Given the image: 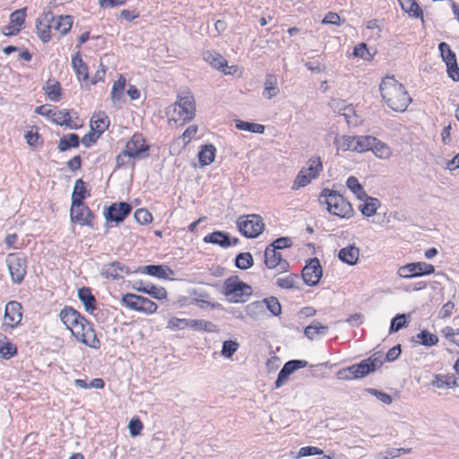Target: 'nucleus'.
<instances>
[{
    "label": "nucleus",
    "mask_w": 459,
    "mask_h": 459,
    "mask_svg": "<svg viewBox=\"0 0 459 459\" xmlns=\"http://www.w3.org/2000/svg\"><path fill=\"white\" fill-rule=\"evenodd\" d=\"M327 333L328 327L316 320H314L304 330L305 335L310 340H315L317 337L325 336Z\"/></svg>",
    "instance_id": "29"
},
{
    "label": "nucleus",
    "mask_w": 459,
    "mask_h": 459,
    "mask_svg": "<svg viewBox=\"0 0 459 459\" xmlns=\"http://www.w3.org/2000/svg\"><path fill=\"white\" fill-rule=\"evenodd\" d=\"M216 148L212 144H206L202 147L198 153L199 162L202 166L211 164L215 158Z\"/></svg>",
    "instance_id": "40"
},
{
    "label": "nucleus",
    "mask_w": 459,
    "mask_h": 459,
    "mask_svg": "<svg viewBox=\"0 0 459 459\" xmlns=\"http://www.w3.org/2000/svg\"><path fill=\"white\" fill-rule=\"evenodd\" d=\"M214 325L212 322L203 319H189L188 328L198 331L212 332Z\"/></svg>",
    "instance_id": "54"
},
{
    "label": "nucleus",
    "mask_w": 459,
    "mask_h": 459,
    "mask_svg": "<svg viewBox=\"0 0 459 459\" xmlns=\"http://www.w3.org/2000/svg\"><path fill=\"white\" fill-rule=\"evenodd\" d=\"M347 105L348 104L344 100H342L339 98L332 99L329 101V106H330L331 109L334 113H338L339 115H342V113L344 111V108H346Z\"/></svg>",
    "instance_id": "64"
},
{
    "label": "nucleus",
    "mask_w": 459,
    "mask_h": 459,
    "mask_svg": "<svg viewBox=\"0 0 459 459\" xmlns=\"http://www.w3.org/2000/svg\"><path fill=\"white\" fill-rule=\"evenodd\" d=\"M390 155V147L375 137V156L379 159H387Z\"/></svg>",
    "instance_id": "56"
},
{
    "label": "nucleus",
    "mask_w": 459,
    "mask_h": 459,
    "mask_svg": "<svg viewBox=\"0 0 459 459\" xmlns=\"http://www.w3.org/2000/svg\"><path fill=\"white\" fill-rule=\"evenodd\" d=\"M167 271L172 273V271L168 266L163 265L152 264L143 268V273L159 279H166Z\"/></svg>",
    "instance_id": "49"
},
{
    "label": "nucleus",
    "mask_w": 459,
    "mask_h": 459,
    "mask_svg": "<svg viewBox=\"0 0 459 459\" xmlns=\"http://www.w3.org/2000/svg\"><path fill=\"white\" fill-rule=\"evenodd\" d=\"M354 143H356L354 136L342 135V137L334 138V144L338 151H354Z\"/></svg>",
    "instance_id": "48"
},
{
    "label": "nucleus",
    "mask_w": 459,
    "mask_h": 459,
    "mask_svg": "<svg viewBox=\"0 0 459 459\" xmlns=\"http://www.w3.org/2000/svg\"><path fill=\"white\" fill-rule=\"evenodd\" d=\"M109 126V119L104 113L93 116L91 120V129L100 135L108 129Z\"/></svg>",
    "instance_id": "34"
},
{
    "label": "nucleus",
    "mask_w": 459,
    "mask_h": 459,
    "mask_svg": "<svg viewBox=\"0 0 459 459\" xmlns=\"http://www.w3.org/2000/svg\"><path fill=\"white\" fill-rule=\"evenodd\" d=\"M123 273L129 274L130 270L127 266L117 261L104 264L100 273L101 276L112 280L122 278Z\"/></svg>",
    "instance_id": "19"
},
{
    "label": "nucleus",
    "mask_w": 459,
    "mask_h": 459,
    "mask_svg": "<svg viewBox=\"0 0 459 459\" xmlns=\"http://www.w3.org/2000/svg\"><path fill=\"white\" fill-rule=\"evenodd\" d=\"M379 91L387 107L395 112H404L412 100L405 87L394 76H386L382 80Z\"/></svg>",
    "instance_id": "1"
},
{
    "label": "nucleus",
    "mask_w": 459,
    "mask_h": 459,
    "mask_svg": "<svg viewBox=\"0 0 459 459\" xmlns=\"http://www.w3.org/2000/svg\"><path fill=\"white\" fill-rule=\"evenodd\" d=\"M252 288L241 281L238 276H231L223 283V294L231 303H244L252 295Z\"/></svg>",
    "instance_id": "3"
},
{
    "label": "nucleus",
    "mask_w": 459,
    "mask_h": 459,
    "mask_svg": "<svg viewBox=\"0 0 459 459\" xmlns=\"http://www.w3.org/2000/svg\"><path fill=\"white\" fill-rule=\"evenodd\" d=\"M204 243L217 245L222 248L230 247V234L221 230H215L204 238Z\"/></svg>",
    "instance_id": "24"
},
{
    "label": "nucleus",
    "mask_w": 459,
    "mask_h": 459,
    "mask_svg": "<svg viewBox=\"0 0 459 459\" xmlns=\"http://www.w3.org/2000/svg\"><path fill=\"white\" fill-rule=\"evenodd\" d=\"M70 112L71 111L68 109L58 110L55 108L51 121L59 126H65L69 128H76V126L73 125L72 123Z\"/></svg>",
    "instance_id": "35"
},
{
    "label": "nucleus",
    "mask_w": 459,
    "mask_h": 459,
    "mask_svg": "<svg viewBox=\"0 0 459 459\" xmlns=\"http://www.w3.org/2000/svg\"><path fill=\"white\" fill-rule=\"evenodd\" d=\"M438 341L439 339L436 334L430 333L426 329L421 330L420 333L412 336L411 339V342H415L425 347H432L434 345H437Z\"/></svg>",
    "instance_id": "25"
},
{
    "label": "nucleus",
    "mask_w": 459,
    "mask_h": 459,
    "mask_svg": "<svg viewBox=\"0 0 459 459\" xmlns=\"http://www.w3.org/2000/svg\"><path fill=\"white\" fill-rule=\"evenodd\" d=\"M373 371V356L361 360L359 363L340 369L336 376L341 380H352L364 377Z\"/></svg>",
    "instance_id": "8"
},
{
    "label": "nucleus",
    "mask_w": 459,
    "mask_h": 459,
    "mask_svg": "<svg viewBox=\"0 0 459 459\" xmlns=\"http://www.w3.org/2000/svg\"><path fill=\"white\" fill-rule=\"evenodd\" d=\"M204 59L217 70H223L225 67H227L226 59L217 52H204Z\"/></svg>",
    "instance_id": "36"
},
{
    "label": "nucleus",
    "mask_w": 459,
    "mask_h": 459,
    "mask_svg": "<svg viewBox=\"0 0 459 459\" xmlns=\"http://www.w3.org/2000/svg\"><path fill=\"white\" fill-rule=\"evenodd\" d=\"M139 287L136 290L140 292L145 293L152 297L153 299L161 300L167 298V290L163 287H158L152 283H146L140 281Z\"/></svg>",
    "instance_id": "23"
},
{
    "label": "nucleus",
    "mask_w": 459,
    "mask_h": 459,
    "mask_svg": "<svg viewBox=\"0 0 459 459\" xmlns=\"http://www.w3.org/2000/svg\"><path fill=\"white\" fill-rule=\"evenodd\" d=\"M236 223L238 231L247 238H257L264 230V220L258 214L241 215Z\"/></svg>",
    "instance_id": "5"
},
{
    "label": "nucleus",
    "mask_w": 459,
    "mask_h": 459,
    "mask_svg": "<svg viewBox=\"0 0 459 459\" xmlns=\"http://www.w3.org/2000/svg\"><path fill=\"white\" fill-rule=\"evenodd\" d=\"M73 336L84 345L100 349V342L97 337L93 325L83 316L71 331Z\"/></svg>",
    "instance_id": "6"
},
{
    "label": "nucleus",
    "mask_w": 459,
    "mask_h": 459,
    "mask_svg": "<svg viewBox=\"0 0 459 459\" xmlns=\"http://www.w3.org/2000/svg\"><path fill=\"white\" fill-rule=\"evenodd\" d=\"M0 336L3 337V343L0 346V354L4 359H10L17 353L16 346L10 342L6 336L0 333Z\"/></svg>",
    "instance_id": "52"
},
{
    "label": "nucleus",
    "mask_w": 459,
    "mask_h": 459,
    "mask_svg": "<svg viewBox=\"0 0 459 459\" xmlns=\"http://www.w3.org/2000/svg\"><path fill=\"white\" fill-rule=\"evenodd\" d=\"M44 91L49 100L54 102L59 101L62 89L58 82L54 80H48L47 82L46 86L44 87Z\"/></svg>",
    "instance_id": "37"
},
{
    "label": "nucleus",
    "mask_w": 459,
    "mask_h": 459,
    "mask_svg": "<svg viewBox=\"0 0 459 459\" xmlns=\"http://www.w3.org/2000/svg\"><path fill=\"white\" fill-rule=\"evenodd\" d=\"M195 101L194 96L187 92L178 96L173 105V119L183 123L191 121L195 116Z\"/></svg>",
    "instance_id": "4"
},
{
    "label": "nucleus",
    "mask_w": 459,
    "mask_h": 459,
    "mask_svg": "<svg viewBox=\"0 0 459 459\" xmlns=\"http://www.w3.org/2000/svg\"><path fill=\"white\" fill-rule=\"evenodd\" d=\"M307 365V362L301 359H292L286 362L278 374V377L274 383L275 388L278 389L282 386L293 372L305 368Z\"/></svg>",
    "instance_id": "17"
},
{
    "label": "nucleus",
    "mask_w": 459,
    "mask_h": 459,
    "mask_svg": "<svg viewBox=\"0 0 459 459\" xmlns=\"http://www.w3.org/2000/svg\"><path fill=\"white\" fill-rule=\"evenodd\" d=\"M89 195L87 194L85 182L79 178L75 181L74 191L72 194V203L76 204L78 203L83 202V200Z\"/></svg>",
    "instance_id": "42"
},
{
    "label": "nucleus",
    "mask_w": 459,
    "mask_h": 459,
    "mask_svg": "<svg viewBox=\"0 0 459 459\" xmlns=\"http://www.w3.org/2000/svg\"><path fill=\"white\" fill-rule=\"evenodd\" d=\"M438 49L440 51L441 57L446 63V66L451 65L456 62V55L446 42H440L438 44Z\"/></svg>",
    "instance_id": "44"
},
{
    "label": "nucleus",
    "mask_w": 459,
    "mask_h": 459,
    "mask_svg": "<svg viewBox=\"0 0 459 459\" xmlns=\"http://www.w3.org/2000/svg\"><path fill=\"white\" fill-rule=\"evenodd\" d=\"M122 303L126 307L148 315L154 314L158 309V305L151 299L133 293H126L122 297Z\"/></svg>",
    "instance_id": "9"
},
{
    "label": "nucleus",
    "mask_w": 459,
    "mask_h": 459,
    "mask_svg": "<svg viewBox=\"0 0 459 459\" xmlns=\"http://www.w3.org/2000/svg\"><path fill=\"white\" fill-rule=\"evenodd\" d=\"M132 206L126 202L113 203L105 212L107 221L120 223L130 214Z\"/></svg>",
    "instance_id": "15"
},
{
    "label": "nucleus",
    "mask_w": 459,
    "mask_h": 459,
    "mask_svg": "<svg viewBox=\"0 0 459 459\" xmlns=\"http://www.w3.org/2000/svg\"><path fill=\"white\" fill-rule=\"evenodd\" d=\"M236 128L241 131H247L255 134H263L264 132V126L263 125L242 120L236 121Z\"/></svg>",
    "instance_id": "50"
},
{
    "label": "nucleus",
    "mask_w": 459,
    "mask_h": 459,
    "mask_svg": "<svg viewBox=\"0 0 459 459\" xmlns=\"http://www.w3.org/2000/svg\"><path fill=\"white\" fill-rule=\"evenodd\" d=\"M341 116H343L349 126H356L359 124V118L356 115L354 107L348 104Z\"/></svg>",
    "instance_id": "53"
},
{
    "label": "nucleus",
    "mask_w": 459,
    "mask_h": 459,
    "mask_svg": "<svg viewBox=\"0 0 459 459\" xmlns=\"http://www.w3.org/2000/svg\"><path fill=\"white\" fill-rule=\"evenodd\" d=\"M280 90L277 86V78L274 74H267L264 82V88L263 91V96L271 100L272 98L278 95Z\"/></svg>",
    "instance_id": "31"
},
{
    "label": "nucleus",
    "mask_w": 459,
    "mask_h": 459,
    "mask_svg": "<svg viewBox=\"0 0 459 459\" xmlns=\"http://www.w3.org/2000/svg\"><path fill=\"white\" fill-rule=\"evenodd\" d=\"M300 279L298 274L290 273L286 277L278 278L276 280V285L281 289L285 290H299L300 289Z\"/></svg>",
    "instance_id": "32"
},
{
    "label": "nucleus",
    "mask_w": 459,
    "mask_h": 459,
    "mask_svg": "<svg viewBox=\"0 0 459 459\" xmlns=\"http://www.w3.org/2000/svg\"><path fill=\"white\" fill-rule=\"evenodd\" d=\"M238 347L239 344L236 341H224L221 348V355L224 358L230 359L238 351Z\"/></svg>",
    "instance_id": "58"
},
{
    "label": "nucleus",
    "mask_w": 459,
    "mask_h": 459,
    "mask_svg": "<svg viewBox=\"0 0 459 459\" xmlns=\"http://www.w3.org/2000/svg\"><path fill=\"white\" fill-rule=\"evenodd\" d=\"M53 22V13L51 11L45 12L37 19L36 29L39 38L43 42H48L51 39V30Z\"/></svg>",
    "instance_id": "18"
},
{
    "label": "nucleus",
    "mask_w": 459,
    "mask_h": 459,
    "mask_svg": "<svg viewBox=\"0 0 459 459\" xmlns=\"http://www.w3.org/2000/svg\"><path fill=\"white\" fill-rule=\"evenodd\" d=\"M126 78L120 75L117 81L114 82L111 90V100L114 106L121 107L125 102L124 91L126 88Z\"/></svg>",
    "instance_id": "21"
},
{
    "label": "nucleus",
    "mask_w": 459,
    "mask_h": 459,
    "mask_svg": "<svg viewBox=\"0 0 459 459\" xmlns=\"http://www.w3.org/2000/svg\"><path fill=\"white\" fill-rule=\"evenodd\" d=\"M315 178H314L310 173H308L307 170L305 169V168H302L298 173L292 184L291 189L298 190L301 187H304L307 186L312 181V179Z\"/></svg>",
    "instance_id": "43"
},
{
    "label": "nucleus",
    "mask_w": 459,
    "mask_h": 459,
    "mask_svg": "<svg viewBox=\"0 0 459 459\" xmlns=\"http://www.w3.org/2000/svg\"><path fill=\"white\" fill-rule=\"evenodd\" d=\"M346 186L361 201H373L372 197L367 195L363 186L359 182L358 178L351 176L346 180Z\"/></svg>",
    "instance_id": "28"
},
{
    "label": "nucleus",
    "mask_w": 459,
    "mask_h": 459,
    "mask_svg": "<svg viewBox=\"0 0 459 459\" xmlns=\"http://www.w3.org/2000/svg\"><path fill=\"white\" fill-rule=\"evenodd\" d=\"M356 139V143H354V151L358 152H363L366 151H370L372 149L373 144V137L370 135H359L354 136Z\"/></svg>",
    "instance_id": "46"
},
{
    "label": "nucleus",
    "mask_w": 459,
    "mask_h": 459,
    "mask_svg": "<svg viewBox=\"0 0 459 459\" xmlns=\"http://www.w3.org/2000/svg\"><path fill=\"white\" fill-rule=\"evenodd\" d=\"M247 315L254 320L262 319L265 316L262 300L253 301L246 307Z\"/></svg>",
    "instance_id": "39"
},
{
    "label": "nucleus",
    "mask_w": 459,
    "mask_h": 459,
    "mask_svg": "<svg viewBox=\"0 0 459 459\" xmlns=\"http://www.w3.org/2000/svg\"><path fill=\"white\" fill-rule=\"evenodd\" d=\"M323 450H321L318 447L316 446H303L299 448L298 455L295 458H300L305 456H310V455H322Z\"/></svg>",
    "instance_id": "63"
},
{
    "label": "nucleus",
    "mask_w": 459,
    "mask_h": 459,
    "mask_svg": "<svg viewBox=\"0 0 459 459\" xmlns=\"http://www.w3.org/2000/svg\"><path fill=\"white\" fill-rule=\"evenodd\" d=\"M409 317L410 316L405 314H397L395 316H394L391 320L389 333H397L401 329L407 327L409 325Z\"/></svg>",
    "instance_id": "45"
},
{
    "label": "nucleus",
    "mask_w": 459,
    "mask_h": 459,
    "mask_svg": "<svg viewBox=\"0 0 459 459\" xmlns=\"http://www.w3.org/2000/svg\"><path fill=\"white\" fill-rule=\"evenodd\" d=\"M323 275V270L318 258H310L301 272L303 283L307 286H316Z\"/></svg>",
    "instance_id": "12"
},
{
    "label": "nucleus",
    "mask_w": 459,
    "mask_h": 459,
    "mask_svg": "<svg viewBox=\"0 0 459 459\" xmlns=\"http://www.w3.org/2000/svg\"><path fill=\"white\" fill-rule=\"evenodd\" d=\"M432 385L436 386L437 388H454L457 386L456 378L454 375H443V374H437L435 375V380L433 381Z\"/></svg>",
    "instance_id": "38"
},
{
    "label": "nucleus",
    "mask_w": 459,
    "mask_h": 459,
    "mask_svg": "<svg viewBox=\"0 0 459 459\" xmlns=\"http://www.w3.org/2000/svg\"><path fill=\"white\" fill-rule=\"evenodd\" d=\"M125 150L129 158L142 159L149 155L150 146L142 134H134L126 143Z\"/></svg>",
    "instance_id": "11"
},
{
    "label": "nucleus",
    "mask_w": 459,
    "mask_h": 459,
    "mask_svg": "<svg viewBox=\"0 0 459 459\" xmlns=\"http://www.w3.org/2000/svg\"><path fill=\"white\" fill-rule=\"evenodd\" d=\"M189 319L171 317L167 327L172 331L183 330L188 328Z\"/></svg>",
    "instance_id": "60"
},
{
    "label": "nucleus",
    "mask_w": 459,
    "mask_h": 459,
    "mask_svg": "<svg viewBox=\"0 0 459 459\" xmlns=\"http://www.w3.org/2000/svg\"><path fill=\"white\" fill-rule=\"evenodd\" d=\"M292 239L289 237H281L275 239L269 246L276 250H281L292 246Z\"/></svg>",
    "instance_id": "62"
},
{
    "label": "nucleus",
    "mask_w": 459,
    "mask_h": 459,
    "mask_svg": "<svg viewBox=\"0 0 459 459\" xmlns=\"http://www.w3.org/2000/svg\"><path fill=\"white\" fill-rule=\"evenodd\" d=\"M320 203L327 205V211L340 218L350 217L353 210L351 204L334 190L324 188L319 197Z\"/></svg>",
    "instance_id": "2"
},
{
    "label": "nucleus",
    "mask_w": 459,
    "mask_h": 459,
    "mask_svg": "<svg viewBox=\"0 0 459 459\" xmlns=\"http://www.w3.org/2000/svg\"><path fill=\"white\" fill-rule=\"evenodd\" d=\"M78 298L84 305L85 310L92 314L96 309V299L92 295L91 290L87 287H82L78 290Z\"/></svg>",
    "instance_id": "27"
},
{
    "label": "nucleus",
    "mask_w": 459,
    "mask_h": 459,
    "mask_svg": "<svg viewBox=\"0 0 459 459\" xmlns=\"http://www.w3.org/2000/svg\"><path fill=\"white\" fill-rule=\"evenodd\" d=\"M352 56L355 57H359L363 60H369L371 57V54L368 48V46L364 42H361L354 47Z\"/></svg>",
    "instance_id": "61"
},
{
    "label": "nucleus",
    "mask_w": 459,
    "mask_h": 459,
    "mask_svg": "<svg viewBox=\"0 0 459 459\" xmlns=\"http://www.w3.org/2000/svg\"><path fill=\"white\" fill-rule=\"evenodd\" d=\"M80 144L79 136L76 134L64 135L58 143V151L64 152L71 148H77Z\"/></svg>",
    "instance_id": "41"
},
{
    "label": "nucleus",
    "mask_w": 459,
    "mask_h": 459,
    "mask_svg": "<svg viewBox=\"0 0 459 459\" xmlns=\"http://www.w3.org/2000/svg\"><path fill=\"white\" fill-rule=\"evenodd\" d=\"M134 216L135 221L142 225L148 224L152 221V214L147 209L143 208L137 209Z\"/></svg>",
    "instance_id": "59"
},
{
    "label": "nucleus",
    "mask_w": 459,
    "mask_h": 459,
    "mask_svg": "<svg viewBox=\"0 0 459 459\" xmlns=\"http://www.w3.org/2000/svg\"><path fill=\"white\" fill-rule=\"evenodd\" d=\"M74 18L71 15H59L56 19L53 14L51 22L53 30L58 31L61 35L68 33L72 28Z\"/></svg>",
    "instance_id": "26"
},
{
    "label": "nucleus",
    "mask_w": 459,
    "mask_h": 459,
    "mask_svg": "<svg viewBox=\"0 0 459 459\" xmlns=\"http://www.w3.org/2000/svg\"><path fill=\"white\" fill-rule=\"evenodd\" d=\"M359 249L353 246H349L342 248L339 251V259L347 264L353 265L357 263L359 258Z\"/></svg>",
    "instance_id": "30"
},
{
    "label": "nucleus",
    "mask_w": 459,
    "mask_h": 459,
    "mask_svg": "<svg viewBox=\"0 0 459 459\" xmlns=\"http://www.w3.org/2000/svg\"><path fill=\"white\" fill-rule=\"evenodd\" d=\"M435 267L425 262L410 263L400 267L398 273L402 278L420 277L434 273Z\"/></svg>",
    "instance_id": "13"
},
{
    "label": "nucleus",
    "mask_w": 459,
    "mask_h": 459,
    "mask_svg": "<svg viewBox=\"0 0 459 459\" xmlns=\"http://www.w3.org/2000/svg\"><path fill=\"white\" fill-rule=\"evenodd\" d=\"M72 67L79 82H85L89 79L88 66L82 60L80 52L72 56Z\"/></svg>",
    "instance_id": "22"
},
{
    "label": "nucleus",
    "mask_w": 459,
    "mask_h": 459,
    "mask_svg": "<svg viewBox=\"0 0 459 459\" xmlns=\"http://www.w3.org/2000/svg\"><path fill=\"white\" fill-rule=\"evenodd\" d=\"M70 218L71 221L74 223H78L82 226L92 227L94 215L83 202L78 203L76 204L72 203L70 209Z\"/></svg>",
    "instance_id": "14"
},
{
    "label": "nucleus",
    "mask_w": 459,
    "mask_h": 459,
    "mask_svg": "<svg viewBox=\"0 0 459 459\" xmlns=\"http://www.w3.org/2000/svg\"><path fill=\"white\" fill-rule=\"evenodd\" d=\"M254 264L253 256L250 253H239L235 258V266L241 270L250 268Z\"/></svg>",
    "instance_id": "51"
},
{
    "label": "nucleus",
    "mask_w": 459,
    "mask_h": 459,
    "mask_svg": "<svg viewBox=\"0 0 459 459\" xmlns=\"http://www.w3.org/2000/svg\"><path fill=\"white\" fill-rule=\"evenodd\" d=\"M22 307L18 301H9L5 305L4 323L2 329L7 331V329H14L17 327L22 319Z\"/></svg>",
    "instance_id": "10"
},
{
    "label": "nucleus",
    "mask_w": 459,
    "mask_h": 459,
    "mask_svg": "<svg viewBox=\"0 0 459 459\" xmlns=\"http://www.w3.org/2000/svg\"><path fill=\"white\" fill-rule=\"evenodd\" d=\"M25 16H26V10L25 9H19L14 12H13L10 15V22L13 24L16 29H19V31L22 29V26L24 24L25 22Z\"/></svg>",
    "instance_id": "55"
},
{
    "label": "nucleus",
    "mask_w": 459,
    "mask_h": 459,
    "mask_svg": "<svg viewBox=\"0 0 459 459\" xmlns=\"http://www.w3.org/2000/svg\"><path fill=\"white\" fill-rule=\"evenodd\" d=\"M264 311L268 310L273 316H278L281 313V306L275 297H269L262 299Z\"/></svg>",
    "instance_id": "47"
},
{
    "label": "nucleus",
    "mask_w": 459,
    "mask_h": 459,
    "mask_svg": "<svg viewBox=\"0 0 459 459\" xmlns=\"http://www.w3.org/2000/svg\"><path fill=\"white\" fill-rule=\"evenodd\" d=\"M5 263L9 270L12 281L21 284L27 273V258L23 254L11 253L6 255Z\"/></svg>",
    "instance_id": "7"
},
{
    "label": "nucleus",
    "mask_w": 459,
    "mask_h": 459,
    "mask_svg": "<svg viewBox=\"0 0 459 459\" xmlns=\"http://www.w3.org/2000/svg\"><path fill=\"white\" fill-rule=\"evenodd\" d=\"M60 319L63 324L66 326L67 329L72 331V329L78 325L79 321L82 320L83 316H82L78 311L74 309L71 307H64L59 314Z\"/></svg>",
    "instance_id": "20"
},
{
    "label": "nucleus",
    "mask_w": 459,
    "mask_h": 459,
    "mask_svg": "<svg viewBox=\"0 0 459 459\" xmlns=\"http://www.w3.org/2000/svg\"><path fill=\"white\" fill-rule=\"evenodd\" d=\"M264 264L268 269L278 268L280 272L288 271L290 264L287 260L282 258L281 254L279 250H276L270 246L264 250Z\"/></svg>",
    "instance_id": "16"
},
{
    "label": "nucleus",
    "mask_w": 459,
    "mask_h": 459,
    "mask_svg": "<svg viewBox=\"0 0 459 459\" xmlns=\"http://www.w3.org/2000/svg\"><path fill=\"white\" fill-rule=\"evenodd\" d=\"M308 167L305 168L314 178H317L323 169V165L319 157L311 158L307 162Z\"/></svg>",
    "instance_id": "57"
},
{
    "label": "nucleus",
    "mask_w": 459,
    "mask_h": 459,
    "mask_svg": "<svg viewBox=\"0 0 459 459\" xmlns=\"http://www.w3.org/2000/svg\"><path fill=\"white\" fill-rule=\"evenodd\" d=\"M402 9L407 13L411 17L420 18L423 20V11L415 0H403L400 1Z\"/></svg>",
    "instance_id": "33"
}]
</instances>
